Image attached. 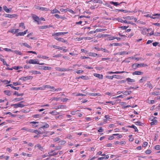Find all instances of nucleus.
Here are the masks:
<instances>
[{
	"label": "nucleus",
	"mask_w": 160,
	"mask_h": 160,
	"mask_svg": "<svg viewBox=\"0 0 160 160\" xmlns=\"http://www.w3.org/2000/svg\"><path fill=\"white\" fill-rule=\"evenodd\" d=\"M148 65L146 64L136 63L133 64L132 65V67L134 69H136L140 67H147Z\"/></svg>",
	"instance_id": "nucleus-1"
},
{
	"label": "nucleus",
	"mask_w": 160,
	"mask_h": 160,
	"mask_svg": "<svg viewBox=\"0 0 160 160\" xmlns=\"http://www.w3.org/2000/svg\"><path fill=\"white\" fill-rule=\"evenodd\" d=\"M26 63L29 64H38V61L37 59H31L29 60H27Z\"/></svg>",
	"instance_id": "nucleus-2"
},
{
	"label": "nucleus",
	"mask_w": 160,
	"mask_h": 160,
	"mask_svg": "<svg viewBox=\"0 0 160 160\" xmlns=\"http://www.w3.org/2000/svg\"><path fill=\"white\" fill-rule=\"evenodd\" d=\"M37 68L41 70H50L52 68L50 67L41 66H38Z\"/></svg>",
	"instance_id": "nucleus-3"
},
{
	"label": "nucleus",
	"mask_w": 160,
	"mask_h": 160,
	"mask_svg": "<svg viewBox=\"0 0 160 160\" xmlns=\"http://www.w3.org/2000/svg\"><path fill=\"white\" fill-rule=\"evenodd\" d=\"M23 102V101H21L18 103L13 105H12L14 106V108H17L18 107L22 108L24 107L25 106L24 105H23L21 103H22Z\"/></svg>",
	"instance_id": "nucleus-4"
},
{
	"label": "nucleus",
	"mask_w": 160,
	"mask_h": 160,
	"mask_svg": "<svg viewBox=\"0 0 160 160\" xmlns=\"http://www.w3.org/2000/svg\"><path fill=\"white\" fill-rule=\"evenodd\" d=\"M116 12H123L124 13H133V12H134V11H128V10H123V9H116L115 10Z\"/></svg>",
	"instance_id": "nucleus-5"
},
{
	"label": "nucleus",
	"mask_w": 160,
	"mask_h": 160,
	"mask_svg": "<svg viewBox=\"0 0 160 160\" xmlns=\"http://www.w3.org/2000/svg\"><path fill=\"white\" fill-rule=\"evenodd\" d=\"M55 69L56 70L60 72H65L70 70L69 68H61L58 67H56Z\"/></svg>",
	"instance_id": "nucleus-6"
},
{
	"label": "nucleus",
	"mask_w": 160,
	"mask_h": 160,
	"mask_svg": "<svg viewBox=\"0 0 160 160\" xmlns=\"http://www.w3.org/2000/svg\"><path fill=\"white\" fill-rule=\"evenodd\" d=\"M68 33V32H58L54 33L52 34V35L53 36H61L64 34H66Z\"/></svg>",
	"instance_id": "nucleus-7"
},
{
	"label": "nucleus",
	"mask_w": 160,
	"mask_h": 160,
	"mask_svg": "<svg viewBox=\"0 0 160 160\" xmlns=\"http://www.w3.org/2000/svg\"><path fill=\"white\" fill-rule=\"evenodd\" d=\"M32 78L33 77L32 76H28L25 77H21L19 78V80L26 81V80H31L32 79Z\"/></svg>",
	"instance_id": "nucleus-8"
},
{
	"label": "nucleus",
	"mask_w": 160,
	"mask_h": 160,
	"mask_svg": "<svg viewBox=\"0 0 160 160\" xmlns=\"http://www.w3.org/2000/svg\"><path fill=\"white\" fill-rule=\"evenodd\" d=\"M17 16V15L16 14H5V17L8 18H15Z\"/></svg>",
	"instance_id": "nucleus-9"
},
{
	"label": "nucleus",
	"mask_w": 160,
	"mask_h": 160,
	"mask_svg": "<svg viewBox=\"0 0 160 160\" xmlns=\"http://www.w3.org/2000/svg\"><path fill=\"white\" fill-rule=\"evenodd\" d=\"M41 128H47L49 127V125L48 123L46 122H42V124L41 125Z\"/></svg>",
	"instance_id": "nucleus-10"
},
{
	"label": "nucleus",
	"mask_w": 160,
	"mask_h": 160,
	"mask_svg": "<svg viewBox=\"0 0 160 160\" xmlns=\"http://www.w3.org/2000/svg\"><path fill=\"white\" fill-rule=\"evenodd\" d=\"M32 17L35 21L37 22L38 24H39V18L35 14H33L32 15Z\"/></svg>",
	"instance_id": "nucleus-11"
},
{
	"label": "nucleus",
	"mask_w": 160,
	"mask_h": 160,
	"mask_svg": "<svg viewBox=\"0 0 160 160\" xmlns=\"http://www.w3.org/2000/svg\"><path fill=\"white\" fill-rule=\"evenodd\" d=\"M39 123V122H35V121H33V122H30V123L32 124V127L33 128H35L38 127V124Z\"/></svg>",
	"instance_id": "nucleus-12"
},
{
	"label": "nucleus",
	"mask_w": 160,
	"mask_h": 160,
	"mask_svg": "<svg viewBox=\"0 0 160 160\" xmlns=\"http://www.w3.org/2000/svg\"><path fill=\"white\" fill-rule=\"evenodd\" d=\"M19 31V29H12L8 31L9 32H11L13 34H15L18 32Z\"/></svg>",
	"instance_id": "nucleus-13"
},
{
	"label": "nucleus",
	"mask_w": 160,
	"mask_h": 160,
	"mask_svg": "<svg viewBox=\"0 0 160 160\" xmlns=\"http://www.w3.org/2000/svg\"><path fill=\"white\" fill-rule=\"evenodd\" d=\"M37 9L44 11H48L49 10V9L48 8L40 6L38 7Z\"/></svg>",
	"instance_id": "nucleus-14"
},
{
	"label": "nucleus",
	"mask_w": 160,
	"mask_h": 160,
	"mask_svg": "<svg viewBox=\"0 0 160 160\" xmlns=\"http://www.w3.org/2000/svg\"><path fill=\"white\" fill-rule=\"evenodd\" d=\"M3 10L7 13L10 12L12 10L11 8H8L6 6H3Z\"/></svg>",
	"instance_id": "nucleus-15"
},
{
	"label": "nucleus",
	"mask_w": 160,
	"mask_h": 160,
	"mask_svg": "<svg viewBox=\"0 0 160 160\" xmlns=\"http://www.w3.org/2000/svg\"><path fill=\"white\" fill-rule=\"evenodd\" d=\"M143 74V72L140 71H136L132 73V75H141Z\"/></svg>",
	"instance_id": "nucleus-16"
},
{
	"label": "nucleus",
	"mask_w": 160,
	"mask_h": 160,
	"mask_svg": "<svg viewBox=\"0 0 160 160\" xmlns=\"http://www.w3.org/2000/svg\"><path fill=\"white\" fill-rule=\"evenodd\" d=\"M145 85L147 87H148L151 89L153 88L152 84L150 82H148Z\"/></svg>",
	"instance_id": "nucleus-17"
},
{
	"label": "nucleus",
	"mask_w": 160,
	"mask_h": 160,
	"mask_svg": "<svg viewBox=\"0 0 160 160\" xmlns=\"http://www.w3.org/2000/svg\"><path fill=\"white\" fill-rule=\"evenodd\" d=\"M94 76L98 78L99 79H102L103 78V75L98 73H94Z\"/></svg>",
	"instance_id": "nucleus-18"
},
{
	"label": "nucleus",
	"mask_w": 160,
	"mask_h": 160,
	"mask_svg": "<svg viewBox=\"0 0 160 160\" xmlns=\"http://www.w3.org/2000/svg\"><path fill=\"white\" fill-rule=\"evenodd\" d=\"M147 79V77L146 76H144L142 77V78L139 80V82L142 83L143 82L146 81Z\"/></svg>",
	"instance_id": "nucleus-19"
},
{
	"label": "nucleus",
	"mask_w": 160,
	"mask_h": 160,
	"mask_svg": "<svg viewBox=\"0 0 160 160\" xmlns=\"http://www.w3.org/2000/svg\"><path fill=\"white\" fill-rule=\"evenodd\" d=\"M126 72L125 71H122V72H119V71H116L115 72H108V73L109 74H113V73H115V74H120L123 73L124 72Z\"/></svg>",
	"instance_id": "nucleus-20"
},
{
	"label": "nucleus",
	"mask_w": 160,
	"mask_h": 160,
	"mask_svg": "<svg viewBox=\"0 0 160 160\" xmlns=\"http://www.w3.org/2000/svg\"><path fill=\"white\" fill-rule=\"evenodd\" d=\"M31 73H32V74H41V73L35 70H32L29 72Z\"/></svg>",
	"instance_id": "nucleus-21"
},
{
	"label": "nucleus",
	"mask_w": 160,
	"mask_h": 160,
	"mask_svg": "<svg viewBox=\"0 0 160 160\" xmlns=\"http://www.w3.org/2000/svg\"><path fill=\"white\" fill-rule=\"evenodd\" d=\"M109 156L108 155H106L105 157H101L98 158V160H103L104 159H107L109 158Z\"/></svg>",
	"instance_id": "nucleus-22"
},
{
	"label": "nucleus",
	"mask_w": 160,
	"mask_h": 160,
	"mask_svg": "<svg viewBox=\"0 0 160 160\" xmlns=\"http://www.w3.org/2000/svg\"><path fill=\"white\" fill-rule=\"evenodd\" d=\"M146 16L147 17H150V18H153V19H157V18H158V17H155V16H153V15H150V14H147Z\"/></svg>",
	"instance_id": "nucleus-23"
},
{
	"label": "nucleus",
	"mask_w": 160,
	"mask_h": 160,
	"mask_svg": "<svg viewBox=\"0 0 160 160\" xmlns=\"http://www.w3.org/2000/svg\"><path fill=\"white\" fill-rule=\"evenodd\" d=\"M9 158V157L8 156H4V155H2L0 156V158L2 159L4 158L5 160H7Z\"/></svg>",
	"instance_id": "nucleus-24"
},
{
	"label": "nucleus",
	"mask_w": 160,
	"mask_h": 160,
	"mask_svg": "<svg viewBox=\"0 0 160 160\" xmlns=\"http://www.w3.org/2000/svg\"><path fill=\"white\" fill-rule=\"evenodd\" d=\"M107 29H100V28H98L96 30V32H102L104 31H105L107 30Z\"/></svg>",
	"instance_id": "nucleus-25"
},
{
	"label": "nucleus",
	"mask_w": 160,
	"mask_h": 160,
	"mask_svg": "<svg viewBox=\"0 0 160 160\" xmlns=\"http://www.w3.org/2000/svg\"><path fill=\"white\" fill-rule=\"evenodd\" d=\"M126 81L128 82H135V81L134 79H131L130 78H126Z\"/></svg>",
	"instance_id": "nucleus-26"
},
{
	"label": "nucleus",
	"mask_w": 160,
	"mask_h": 160,
	"mask_svg": "<svg viewBox=\"0 0 160 160\" xmlns=\"http://www.w3.org/2000/svg\"><path fill=\"white\" fill-rule=\"evenodd\" d=\"M52 47L53 48H54L56 49H59V50H62V48L58 46L55 45H53L52 46Z\"/></svg>",
	"instance_id": "nucleus-27"
},
{
	"label": "nucleus",
	"mask_w": 160,
	"mask_h": 160,
	"mask_svg": "<svg viewBox=\"0 0 160 160\" xmlns=\"http://www.w3.org/2000/svg\"><path fill=\"white\" fill-rule=\"evenodd\" d=\"M4 94L8 96H10L11 94L10 91L9 90H5L4 91Z\"/></svg>",
	"instance_id": "nucleus-28"
},
{
	"label": "nucleus",
	"mask_w": 160,
	"mask_h": 160,
	"mask_svg": "<svg viewBox=\"0 0 160 160\" xmlns=\"http://www.w3.org/2000/svg\"><path fill=\"white\" fill-rule=\"evenodd\" d=\"M89 95L92 96H99L100 94L99 93H90L89 94Z\"/></svg>",
	"instance_id": "nucleus-29"
},
{
	"label": "nucleus",
	"mask_w": 160,
	"mask_h": 160,
	"mask_svg": "<svg viewBox=\"0 0 160 160\" xmlns=\"http://www.w3.org/2000/svg\"><path fill=\"white\" fill-rule=\"evenodd\" d=\"M131 93V91H125L123 92V93L125 95H128L130 94Z\"/></svg>",
	"instance_id": "nucleus-30"
},
{
	"label": "nucleus",
	"mask_w": 160,
	"mask_h": 160,
	"mask_svg": "<svg viewBox=\"0 0 160 160\" xmlns=\"http://www.w3.org/2000/svg\"><path fill=\"white\" fill-rule=\"evenodd\" d=\"M129 127L130 128H132L134 129L135 131L138 132V130L137 128L134 125H132L131 126H129Z\"/></svg>",
	"instance_id": "nucleus-31"
},
{
	"label": "nucleus",
	"mask_w": 160,
	"mask_h": 160,
	"mask_svg": "<svg viewBox=\"0 0 160 160\" xmlns=\"http://www.w3.org/2000/svg\"><path fill=\"white\" fill-rule=\"evenodd\" d=\"M122 18H123V19L125 20H131L133 18L132 17H131L130 16H126L125 17H123Z\"/></svg>",
	"instance_id": "nucleus-32"
},
{
	"label": "nucleus",
	"mask_w": 160,
	"mask_h": 160,
	"mask_svg": "<svg viewBox=\"0 0 160 160\" xmlns=\"http://www.w3.org/2000/svg\"><path fill=\"white\" fill-rule=\"evenodd\" d=\"M128 54V52H127L126 51H123L121 52H120L118 53V54H119L120 55H124V54Z\"/></svg>",
	"instance_id": "nucleus-33"
},
{
	"label": "nucleus",
	"mask_w": 160,
	"mask_h": 160,
	"mask_svg": "<svg viewBox=\"0 0 160 160\" xmlns=\"http://www.w3.org/2000/svg\"><path fill=\"white\" fill-rule=\"evenodd\" d=\"M32 90H43V87L42 86V87H39L38 88H33Z\"/></svg>",
	"instance_id": "nucleus-34"
},
{
	"label": "nucleus",
	"mask_w": 160,
	"mask_h": 160,
	"mask_svg": "<svg viewBox=\"0 0 160 160\" xmlns=\"http://www.w3.org/2000/svg\"><path fill=\"white\" fill-rule=\"evenodd\" d=\"M13 52H14L16 54L19 55H22V53L20 51H18L17 50H15L13 51Z\"/></svg>",
	"instance_id": "nucleus-35"
},
{
	"label": "nucleus",
	"mask_w": 160,
	"mask_h": 160,
	"mask_svg": "<svg viewBox=\"0 0 160 160\" xmlns=\"http://www.w3.org/2000/svg\"><path fill=\"white\" fill-rule=\"evenodd\" d=\"M10 81H8L6 80H2V82L4 83L5 84H7L9 83L10 82Z\"/></svg>",
	"instance_id": "nucleus-36"
},
{
	"label": "nucleus",
	"mask_w": 160,
	"mask_h": 160,
	"mask_svg": "<svg viewBox=\"0 0 160 160\" xmlns=\"http://www.w3.org/2000/svg\"><path fill=\"white\" fill-rule=\"evenodd\" d=\"M115 20H117L118 22L121 23H123V21L122 18H115L114 19Z\"/></svg>",
	"instance_id": "nucleus-37"
},
{
	"label": "nucleus",
	"mask_w": 160,
	"mask_h": 160,
	"mask_svg": "<svg viewBox=\"0 0 160 160\" xmlns=\"http://www.w3.org/2000/svg\"><path fill=\"white\" fill-rule=\"evenodd\" d=\"M158 123V121L156 120H155L154 121H153L151 122V125H153L156 124Z\"/></svg>",
	"instance_id": "nucleus-38"
},
{
	"label": "nucleus",
	"mask_w": 160,
	"mask_h": 160,
	"mask_svg": "<svg viewBox=\"0 0 160 160\" xmlns=\"http://www.w3.org/2000/svg\"><path fill=\"white\" fill-rule=\"evenodd\" d=\"M135 124L137 125H138L140 126H142L143 124V123H142L141 122L137 121L135 122Z\"/></svg>",
	"instance_id": "nucleus-39"
},
{
	"label": "nucleus",
	"mask_w": 160,
	"mask_h": 160,
	"mask_svg": "<svg viewBox=\"0 0 160 160\" xmlns=\"http://www.w3.org/2000/svg\"><path fill=\"white\" fill-rule=\"evenodd\" d=\"M58 10L56 8H54L52 10H51V13L52 14H54L57 13Z\"/></svg>",
	"instance_id": "nucleus-40"
},
{
	"label": "nucleus",
	"mask_w": 160,
	"mask_h": 160,
	"mask_svg": "<svg viewBox=\"0 0 160 160\" xmlns=\"http://www.w3.org/2000/svg\"><path fill=\"white\" fill-rule=\"evenodd\" d=\"M14 95H17V96H22L23 95V93H18V92L15 91L14 93Z\"/></svg>",
	"instance_id": "nucleus-41"
},
{
	"label": "nucleus",
	"mask_w": 160,
	"mask_h": 160,
	"mask_svg": "<svg viewBox=\"0 0 160 160\" xmlns=\"http://www.w3.org/2000/svg\"><path fill=\"white\" fill-rule=\"evenodd\" d=\"M110 4H113L115 6H117L119 4L117 2H112V1L110 2Z\"/></svg>",
	"instance_id": "nucleus-42"
},
{
	"label": "nucleus",
	"mask_w": 160,
	"mask_h": 160,
	"mask_svg": "<svg viewBox=\"0 0 160 160\" xmlns=\"http://www.w3.org/2000/svg\"><path fill=\"white\" fill-rule=\"evenodd\" d=\"M79 78L84 80H87L88 79V77L83 75L79 76Z\"/></svg>",
	"instance_id": "nucleus-43"
},
{
	"label": "nucleus",
	"mask_w": 160,
	"mask_h": 160,
	"mask_svg": "<svg viewBox=\"0 0 160 160\" xmlns=\"http://www.w3.org/2000/svg\"><path fill=\"white\" fill-rule=\"evenodd\" d=\"M48 153L49 154L48 156L49 157H51L52 156H55L58 154V153L56 152H53L52 153Z\"/></svg>",
	"instance_id": "nucleus-44"
},
{
	"label": "nucleus",
	"mask_w": 160,
	"mask_h": 160,
	"mask_svg": "<svg viewBox=\"0 0 160 160\" xmlns=\"http://www.w3.org/2000/svg\"><path fill=\"white\" fill-rule=\"evenodd\" d=\"M98 54L96 53L93 52H91L89 53V56L94 57H96L97 56Z\"/></svg>",
	"instance_id": "nucleus-45"
},
{
	"label": "nucleus",
	"mask_w": 160,
	"mask_h": 160,
	"mask_svg": "<svg viewBox=\"0 0 160 160\" xmlns=\"http://www.w3.org/2000/svg\"><path fill=\"white\" fill-rule=\"evenodd\" d=\"M66 142L65 141L62 140V141H60L58 143L60 145H63L66 143Z\"/></svg>",
	"instance_id": "nucleus-46"
},
{
	"label": "nucleus",
	"mask_w": 160,
	"mask_h": 160,
	"mask_svg": "<svg viewBox=\"0 0 160 160\" xmlns=\"http://www.w3.org/2000/svg\"><path fill=\"white\" fill-rule=\"evenodd\" d=\"M19 27H21L23 28V29H25V27L24 25V23H23L22 22L19 24Z\"/></svg>",
	"instance_id": "nucleus-47"
},
{
	"label": "nucleus",
	"mask_w": 160,
	"mask_h": 160,
	"mask_svg": "<svg viewBox=\"0 0 160 160\" xmlns=\"http://www.w3.org/2000/svg\"><path fill=\"white\" fill-rule=\"evenodd\" d=\"M23 45L24 46L28 48H31V47L29 46L28 43H22Z\"/></svg>",
	"instance_id": "nucleus-48"
},
{
	"label": "nucleus",
	"mask_w": 160,
	"mask_h": 160,
	"mask_svg": "<svg viewBox=\"0 0 160 160\" xmlns=\"http://www.w3.org/2000/svg\"><path fill=\"white\" fill-rule=\"evenodd\" d=\"M41 115L39 114H36L33 116L34 118H38L41 117Z\"/></svg>",
	"instance_id": "nucleus-49"
},
{
	"label": "nucleus",
	"mask_w": 160,
	"mask_h": 160,
	"mask_svg": "<svg viewBox=\"0 0 160 160\" xmlns=\"http://www.w3.org/2000/svg\"><path fill=\"white\" fill-rule=\"evenodd\" d=\"M4 50L6 51H7V52H13V51L11 49H9V48H4Z\"/></svg>",
	"instance_id": "nucleus-50"
},
{
	"label": "nucleus",
	"mask_w": 160,
	"mask_h": 160,
	"mask_svg": "<svg viewBox=\"0 0 160 160\" xmlns=\"http://www.w3.org/2000/svg\"><path fill=\"white\" fill-rule=\"evenodd\" d=\"M50 86L48 85H43L42 86L43 90H44L45 88H50Z\"/></svg>",
	"instance_id": "nucleus-51"
},
{
	"label": "nucleus",
	"mask_w": 160,
	"mask_h": 160,
	"mask_svg": "<svg viewBox=\"0 0 160 160\" xmlns=\"http://www.w3.org/2000/svg\"><path fill=\"white\" fill-rule=\"evenodd\" d=\"M54 16L56 17V18L58 19L59 18H62V17H61V16L58 15L57 14H56L54 15Z\"/></svg>",
	"instance_id": "nucleus-52"
},
{
	"label": "nucleus",
	"mask_w": 160,
	"mask_h": 160,
	"mask_svg": "<svg viewBox=\"0 0 160 160\" xmlns=\"http://www.w3.org/2000/svg\"><path fill=\"white\" fill-rule=\"evenodd\" d=\"M65 106L63 105H59L58 106V108L59 109H64L65 108Z\"/></svg>",
	"instance_id": "nucleus-53"
},
{
	"label": "nucleus",
	"mask_w": 160,
	"mask_h": 160,
	"mask_svg": "<svg viewBox=\"0 0 160 160\" xmlns=\"http://www.w3.org/2000/svg\"><path fill=\"white\" fill-rule=\"evenodd\" d=\"M83 38L84 40H91L92 38L90 37H83Z\"/></svg>",
	"instance_id": "nucleus-54"
},
{
	"label": "nucleus",
	"mask_w": 160,
	"mask_h": 160,
	"mask_svg": "<svg viewBox=\"0 0 160 160\" xmlns=\"http://www.w3.org/2000/svg\"><path fill=\"white\" fill-rule=\"evenodd\" d=\"M23 98H15V100L17 102V101H20L21 100H23Z\"/></svg>",
	"instance_id": "nucleus-55"
},
{
	"label": "nucleus",
	"mask_w": 160,
	"mask_h": 160,
	"mask_svg": "<svg viewBox=\"0 0 160 160\" xmlns=\"http://www.w3.org/2000/svg\"><path fill=\"white\" fill-rule=\"evenodd\" d=\"M50 113L52 114H53L54 115H57L58 113L55 110H54L52 111V112H50Z\"/></svg>",
	"instance_id": "nucleus-56"
},
{
	"label": "nucleus",
	"mask_w": 160,
	"mask_h": 160,
	"mask_svg": "<svg viewBox=\"0 0 160 160\" xmlns=\"http://www.w3.org/2000/svg\"><path fill=\"white\" fill-rule=\"evenodd\" d=\"M67 11H68L72 13V14H74L75 12L72 10L71 9H67Z\"/></svg>",
	"instance_id": "nucleus-57"
},
{
	"label": "nucleus",
	"mask_w": 160,
	"mask_h": 160,
	"mask_svg": "<svg viewBox=\"0 0 160 160\" xmlns=\"http://www.w3.org/2000/svg\"><path fill=\"white\" fill-rule=\"evenodd\" d=\"M159 94V92H155L152 93V95H158Z\"/></svg>",
	"instance_id": "nucleus-58"
},
{
	"label": "nucleus",
	"mask_w": 160,
	"mask_h": 160,
	"mask_svg": "<svg viewBox=\"0 0 160 160\" xmlns=\"http://www.w3.org/2000/svg\"><path fill=\"white\" fill-rule=\"evenodd\" d=\"M59 100H61V98H57V97H54L53 98L52 100L56 101H58Z\"/></svg>",
	"instance_id": "nucleus-59"
},
{
	"label": "nucleus",
	"mask_w": 160,
	"mask_h": 160,
	"mask_svg": "<svg viewBox=\"0 0 160 160\" xmlns=\"http://www.w3.org/2000/svg\"><path fill=\"white\" fill-rule=\"evenodd\" d=\"M78 74H79L83 72V71L82 70H79L76 72Z\"/></svg>",
	"instance_id": "nucleus-60"
},
{
	"label": "nucleus",
	"mask_w": 160,
	"mask_h": 160,
	"mask_svg": "<svg viewBox=\"0 0 160 160\" xmlns=\"http://www.w3.org/2000/svg\"><path fill=\"white\" fill-rule=\"evenodd\" d=\"M102 50L104 52H107L108 53H109V51L107 49L105 48H102Z\"/></svg>",
	"instance_id": "nucleus-61"
},
{
	"label": "nucleus",
	"mask_w": 160,
	"mask_h": 160,
	"mask_svg": "<svg viewBox=\"0 0 160 160\" xmlns=\"http://www.w3.org/2000/svg\"><path fill=\"white\" fill-rule=\"evenodd\" d=\"M67 138L70 139H72L73 138V137L70 134L68 135Z\"/></svg>",
	"instance_id": "nucleus-62"
},
{
	"label": "nucleus",
	"mask_w": 160,
	"mask_h": 160,
	"mask_svg": "<svg viewBox=\"0 0 160 160\" xmlns=\"http://www.w3.org/2000/svg\"><path fill=\"white\" fill-rule=\"evenodd\" d=\"M155 149L157 150H159L160 149V145H157L155 147Z\"/></svg>",
	"instance_id": "nucleus-63"
},
{
	"label": "nucleus",
	"mask_w": 160,
	"mask_h": 160,
	"mask_svg": "<svg viewBox=\"0 0 160 160\" xmlns=\"http://www.w3.org/2000/svg\"><path fill=\"white\" fill-rule=\"evenodd\" d=\"M153 16H155V17H158V18H157V19H158L159 16H160V13H156L154 14H153Z\"/></svg>",
	"instance_id": "nucleus-64"
}]
</instances>
